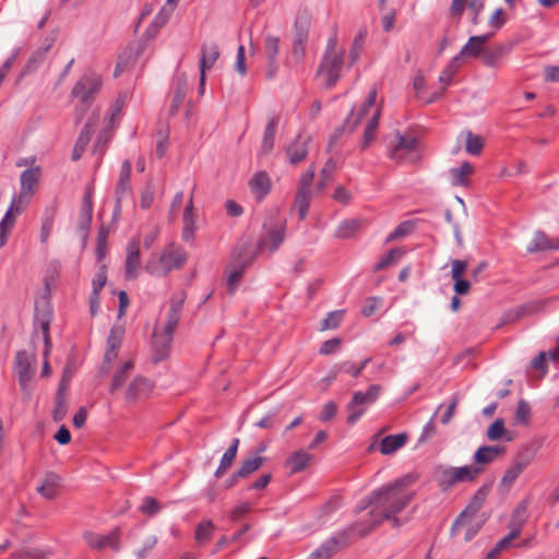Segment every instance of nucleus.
<instances>
[{"instance_id": "nucleus-7", "label": "nucleus", "mask_w": 559, "mask_h": 559, "mask_svg": "<svg viewBox=\"0 0 559 559\" xmlns=\"http://www.w3.org/2000/svg\"><path fill=\"white\" fill-rule=\"evenodd\" d=\"M381 391L382 386L380 384H371L366 392H354L352 400L346 406L349 413L347 417V424H356L365 414L368 406L378 400Z\"/></svg>"}, {"instance_id": "nucleus-34", "label": "nucleus", "mask_w": 559, "mask_h": 559, "mask_svg": "<svg viewBox=\"0 0 559 559\" xmlns=\"http://www.w3.org/2000/svg\"><path fill=\"white\" fill-rule=\"evenodd\" d=\"M380 116L381 109L377 108L365 128L364 136L360 143L361 150H366L369 146V144L374 140L376 131L379 126Z\"/></svg>"}, {"instance_id": "nucleus-6", "label": "nucleus", "mask_w": 559, "mask_h": 559, "mask_svg": "<svg viewBox=\"0 0 559 559\" xmlns=\"http://www.w3.org/2000/svg\"><path fill=\"white\" fill-rule=\"evenodd\" d=\"M103 85L100 75L92 70H87L74 84L71 96L80 99L84 108L81 114L75 117V122H81L84 112L90 108L93 97Z\"/></svg>"}, {"instance_id": "nucleus-35", "label": "nucleus", "mask_w": 559, "mask_h": 559, "mask_svg": "<svg viewBox=\"0 0 559 559\" xmlns=\"http://www.w3.org/2000/svg\"><path fill=\"white\" fill-rule=\"evenodd\" d=\"M551 249H558V246H552L547 235L544 231L537 230L526 250L530 253H536Z\"/></svg>"}, {"instance_id": "nucleus-37", "label": "nucleus", "mask_w": 559, "mask_h": 559, "mask_svg": "<svg viewBox=\"0 0 559 559\" xmlns=\"http://www.w3.org/2000/svg\"><path fill=\"white\" fill-rule=\"evenodd\" d=\"M486 436L490 441H498L504 439L506 441H512L513 437L506 430L504 421L501 418L496 419L487 429Z\"/></svg>"}, {"instance_id": "nucleus-39", "label": "nucleus", "mask_w": 559, "mask_h": 559, "mask_svg": "<svg viewBox=\"0 0 559 559\" xmlns=\"http://www.w3.org/2000/svg\"><path fill=\"white\" fill-rule=\"evenodd\" d=\"M473 166L468 162H463L460 167L451 168V181L453 186H465L468 181V176L473 173Z\"/></svg>"}, {"instance_id": "nucleus-14", "label": "nucleus", "mask_w": 559, "mask_h": 559, "mask_svg": "<svg viewBox=\"0 0 559 559\" xmlns=\"http://www.w3.org/2000/svg\"><path fill=\"white\" fill-rule=\"evenodd\" d=\"M131 169L132 165L129 159H126L120 168L119 179L115 189V201L116 203L132 200V189H131Z\"/></svg>"}, {"instance_id": "nucleus-23", "label": "nucleus", "mask_w": 559, "mask_h": 559, "mask_svg": "<svg viewBox=\"0 0 559 559\" xmlns=\"http://www.w3.org/2000/svg\"><path fill=\"white\" fill-rule=\"evenodd\" d=\"M188 91V81L185 74H179L174 81V95L169 108L171 116L176 115L179 107L182 105Z\"/></svg>"}, {"instance_id": "nucleus-56", "label": "nucleus", "mask_w": 559, "mask_h": 559, "mask_svg": "<svg viewBox=\"0 0 559 559\" xmlns=\"http://www.w3.org/2000/svg\"><path fill=\"white\" fill-rule=\"evenodd\" d=\"M414 229V223L411 221L402 222L386 238V242L407 236Z\"/></svg>"}, {"instance_id": "nucleus-16", "label": "nucleus", "mask_w": 559, "mask_h": 559, "mask_svg": "<svg viewBox=\"0 0 559 559\" xmlns=\"http://www.w3.org/2000/svg\"><path fill=\"white\" fill-rule=\"evenodd\" d=\"M491 35L492 34H484L469 37L468 41L462 47L456 57H459L460 60L468 57H483L487 49L485 45L490 39Z\"/></svg>"}, {"instance_id": "nucleus-27", "label": "nucleus", "mask_w": 559, "mask_h": 559, "mask_svg": "<svg viewBox=\"0 0 559 559\" xmlns=\"http://www.w3.org/2000/svg\"><path fill=\"white\" fill-rule=\"evenodd\" d=\"M506 451L501 445H483L477 449L474 454V461L479 465H487L493 462L499 455Z\"/></svg>"}, {"instance_id": "nucleus-49", "label": "nucleus", "mask_w": 559, "mask_h": 559, "mask_svg": "<svg viewBox=\"0 0 559 559\" xmlns=\"http://www.w3.org/2000/svg\"><path fill=\"white\" fill-rule=\"evenodd\" d=\"M361 226L360 221L358 219H347L344 221L337 228L336 236L338 238H349L354 235L356 230H358Z\"/></svg>"}, {"instance_id": "nucleus-22", "label": "nucleus", "mask_w": 559, "mask_h": 559, "mask_svg": "<svg viewBox=\"0 0 559 559\" xmlns=\"http://www.w3.org/2000/svg\"><path fill=\"white\" fill-rule=\"evenodd\" d=\"M21 211L22 207L16 205V199L13 198L10 207L0 222V249L7 243L8 235L14 226V213L19 214Z\"/></svg>"}, {"instance_id": "nucleus-28", "label": "nucleus", "mask_w": 559, "mask_h": 559, "mask_svg": "<svg viewBox=\"0 0 559 559\" xmlns=\"http://www.w3.org/2000/svg\"><path fill=\"white\" fill-rule=\"evenodd\" d=\"M95 123L87 121L86 124L81 130V133L75 142V145L72 151L71 158L72 160H78L81 158L86 145L91 141L92 133L94 132Z\"/></svg>"}, {"instance_id": "nucleus-31", "label": "nucleus", "mask_w": 559, "mask_h": 559, "mask_svg": "<svg viewBox=\"0 0 559 559\" xmlns=\"http://www.w3.org/2000/svg\"><path fill=\"white\" fill-rule=\"evenodd\" d=\"M280 122V117L274 116L269 119L264 130L261 150L263 154H269L274 147L275 133Z\"/></svg>"}, {"instance_id": "nucleus-33", "label": "nucleus", "mask_w": 559, "mask_h": 559, "mask_svg": "<svg viewBox=\"0 0 559 559\" xmlns=\"http://www.w3.org/2000/svg\"><path fill=\"white\" fill-rule=\"evenodd\" d=\"M133 368H134L133 361L129 360V361H126L122 366H120L116 370V372L112 376L110 386H109L110 393L116 392L124 384L126 380L132 372Z\"/></svg>"}, {"instance_id": "nucleus-4", "label": "nucleus", "mask_w": 559, "mask_h": 559, "mask_svg": "<svg viewBox=\"0 0 559 559\" xmlns=\"http://www.w3.org/2000/svg\"><path fill=\"white\" fill-rule=\"evenodd\" d=\"M483 472L476 465H464L460 467L438 464L433 467L432 477L442 491H448L460 483H472Z\"/></svg>"}, {"instance_id": "nucleus-21", "label": "nucleus", "mask_w": 559, "mask_h": 559, "mask_svg": "<svg viewBox=\"0 0 559 559\" xmlns=\"http://www.w3.org/2000/svg\"><path fill=\"white\" fill-rule=\"evenodd\" d=\"M154 388V383L142 376L135 377L127 388L126 400L135 401L138 397L150 393Z\"/></svg>"}, {"instance_id": "nucleus-62", "label": "nucleus", "mask_w": 559, "mask_h": 559, "mask_svg": "<svg viewBox=\"0 0 559 559\" xmlns=\"http://www.w3.org/2000/svg\"><path fill=\"white\" fill-rule=\"evenodd\" d=\"M92 187H86V192L82 200V207H81V217H93V201H92Z\"/></svg>"}, {"instance_id": "nucleus-32", "label": "nucleus", "mask_w": 559, "mask_h": 559, "mask_svg": "<svg viewBox=\"0 0 559 559\" xmlns=\"http://www.w3.org/2000/svg\"><path fill=\"white\" fill-rule=\"evenodd\" d=\"M397 142L391 151L390 157L395 160H400L399 152H414L418 145V140L415 136H404L401 133H396Z\"/></svg>"}, {"instance_id": "nucleus-3", "label": "nucleus", "mask_w": 559, "mask_h": 559, "mask_svg": "<svg viewBox=\"0 0 559 559\" xmlns=\"http://www.w3.org/2000/svg\"><path fill=\"white\" fill-rule=\"evenodd\" d=\"M344 66V52L337 49V38L334 35L326 43L324 56L317 71V76H323V87L332 88L341 78Z\"/></svg>"}, {"instance_id": "nucleus-8", "label": "nucleus", "mask_w": 559, "mask_h": 559, "mask_svg": "<svg viewBox=\"0 0 559 559\" xmlns=\"http://www.w3.org/2000/svg\"><path fill=\"white\" fill-rule=\"evenodd\" d=\"M376 99H377V88L373 87L368 93V95H367L365 102L361 104L358 112L355 114V109L353 108L349 116L344 121L343 126L340 127L338 129H336L335 132L331 135L329 146H332L333 144H335L338 141V139L341 138V135L343 134V132H345V131H347L349 133L353 132L357 128V126L360 123L364 116L374 105Z\"/></svg>"}, {"instance_id": "nucleus-58", "label": "nucleus", "mask_w": 559, "mask_h": 559, "mask_svg": "<svg viewBox=\"0 0 559 559\" xmlns=\"http://www.w3.org/2000/svg\"><path fill=\"white\" fill-rule=\"evenodd\" d=\"M344 311L336 310L330 312L322 321L321 330L336 329L343 320Z\"/></svg>"}, {"instance_id": "nucleus-45", "label": "nucleus", "mask_w": 559, "mask_h": 559, "mask_svg": "<svg viewBox=\"0 0 559 559\" xmlns=\"http://www.w3.org/2000/svg\"><path fill=\"white\" fill-rule=\"evenodd\" d=\"M459 61V57H453L440 73L439 82L443 85V90L452 83V79L460 68Z\"/></svg>"}, {"instance_id": "nucleus-17", "label": "nucleus", "mask_w": 559, "mask_h": 559, "mask_svg": "<svg viewBox=\"0 0 559 559\" xmlns=\"http://www.w3.org/2000/svg\"><path fill=\"white\" fill-rule=\"evenodd\" d=\"M219 58L218 46L215 43L203 44L201 47L200 59V88L203 91L205 81V70L211 69Z\"/></svg>"}, {"instance_id": "nucleus-18", "label": "nucleus", "mask_w": 559, "mask_h": 559, "mask_svg": "<svg viewBox=\"0 0 559 559\" xmlns=\"http://www.w3.org/2000/svg\"><path fill=\"white\" fill-rule=\"evenodd\" d=\"M126 251V278L134 280L138 277V269L140 267V240L131 239Z\"/></svg>"}, {"instance_id": "nucleus-38", "label": "nucleus", "mask_w": 559, "mask_h": 559, "mask_svg": "<svg viewBox=\"0 0 559 559\" xmlns=\"http://www.w3.org/2000/svg\"><path fill=\"white\" fill-rule=\"evenodd\" d=\"M193 203L192 197L188 201L185 212H183V228H182V239L185 241H189L194 236V221H193Z\"/></svg>"}, {"instance_id": "nucleus-53", "label": "nucleus", "mask_w": 559, "mask_h": 559, "mask_svg": "<svg viewBox=\"0 0 559 559\" xmlns=\"http://www.w3.org/2000/svg\"><path fill=\"white\" fill-rule=\"evenodd\" d=\"M230 267L231 271L227 278V289L229 294H234L246 267L241 265H234V263L230 264Z\"/></svg>"}, {"instance_id": "nucleus-48", "label": "nucleus", "mask_w": 559, "mask_h": 559, "mask_svg": "<svg viewBox=\"0 0 559 559\" xmlns=\"http://www.w3.org/2000/svg\"><path fill=\"white\" fill-rule=\"evenodd\" d=\"M280 51V38L267 34L264 37V53L266 59H277Z\"/></svg>"}, {"instance_id": "nucleus-9", "label": "nucleus", "mask_w": 559, "mask_h": 559, "mask_svg": "<svg viewBox=\"0 0 559 559\" xmlns=\"http://www.w3.org/2000/svg\"><path fill=\"white\" fill-rule=\"evenodd\" d=\"M35 361V354L28 355L26 350H19L15 354L13 368L17 376L21 390L26 394H29V383L35 373V367L33 366Z\"/></svg>"}, {"instance_id": "nucleus-41", "label": "nucleus", "mask_w": 559, "mask_h": 559, "mask_svg": "<svg viewBox=\"0 0 559 559\" xmlns=\"http://www.w3.org/2000/svg\"><path fill=\"white\" fill-rule=\"evenodd\" d=\"M265 459L259 455L246 459L237 471V476L247 478L258 471L264 463Z\"/></svg>"}, {"instance_id": "nucleus-10", "label": "nucleus", "mask_w": 559, "mask_h": 559, "mask_svg": "<svg viewBox=\"0 0 559 559\" xmlns=\"http://www.w3.org/2000/svg\"><path fill=\"white\" fill-rule=\"evenodd\" d=\"M84 540L88 544L90 547L100 550L105 547H110L115 551H119L120 546V528L115 527L107 535H99L93 532H85L83 534Z\"/></svg>"}, {"instance_id": "nucleus-1", "label": "nucleus", "mask_w": 559, "mask_h": 559, "mask_svg": "<svg viewBox=\"0 0 559 559\" xmlns=\"http://www.w3.org/2000/svg\"><path fill=\"white\" fill-rule=\"evenodd\" d=\"M418 475L409 473L374 490L368 498L361 501L358 511L371 507L370 516L372 524L368 530L359 531L360 536L367 535L371 530L383 521H390L394 527L401 526L404 522L397 518L415 498V490L411 487L417 481Z\"/></svg>"}, {"instance_id": "nucleus-63", "label": "nucleus", "mask_w": 559, "mask_h": 559, "mask_svg": "<svg viewBox=\"0 0 559 559\" xmlns=\"http://www.w3.org/2000/svg\"><path fill=\"white\" fill-rule=\"evenodd\" d=\"M531 414V407L527 402L520 400L515 411V420L520 424H527Z\"/></svg>"}, {"instance_id": "nucleus-19", "label": "nucleus", "mask_w": 559, "mask_h": 559, "mask_svg": "<svg viewBox=\"0 0 559 559\" xmlns=\"http://www.w3.org/2000/svg\"><path fill=\"white\" fill-rule=\"evenodd\" d=\"M38 168H29L21 175V192L19 195H14L16 199V205L21 206L24 199H28L34 193V190L38 183ZM28 200H26L27 202Z\"/></svg>"}, {"instance_id": "nucleus-24", "label": "nucleus", "mask_w": 559, "mask_h": 559, "mask_svg": "<svg viewBox=\"0 0 559 559\" xmlns=\"http://www.w3.org/2000/svg\"><path fill=\"white\" fill-rule=\"evenodd\" d=\"M252 194L258 201H262L271 190V180L265 171H258L249 181Z\"/></svg>"}, {"instance_id": "nucleus-44", "label": "nucleus", "mask_w": 559, "mask_h": 559, "mask_svg": "<svg viewBox=\"0 0 559 559\" xmlns=\"http://www.w3.org/2000/svg\"><path fill=\"white\" fill-rule=\"evenodd\" d=\"M49 554L50 552L47 549L24 547L13 554L10 559H46Z\"/></svg>"}, {"instance_id": "nucleus-46", "label": "nucleus", "mask_w": 559, "mask_h": 559, "mask_svg": "<svg viewBox=\"0 0 559 559\" xmlns=\"http://www.w3.org/2000/svg\"><path fill=\"white\" fill-rule=\"evenodd\" d=\"M35 321L38 323L39 329L44 335H49V328L51 321V311L48 307L44 309H39L37 306L35 308Z\"/></svg>"}, {"instance_id": "nucleus-29", "label": "nucleus", "mask_w": 559, "mask_h": 559, "mask_svg": "<svg viewBox=\"0 0 559 559\" xmlns=\"http://www.w3.org/2000/svg\"><path fill=\"white\" fill-rule=\"evenodd\" d=\"M407 433L391 435L384 437L380 442V451L384 455H389L401 449L407 441Z\"/></svg>"}, {"instance_id": "nucleus-26", "label": "nucleus", "mask_w": 559, "mask_h": 559, "mask_svg": "<svg viewBox=\"0 0 559 559\" xmlns=\"http://www.w3.org/2000/svg\"><path fill=\"white\" fill-rule=\"evenodd\" d=\"M308 140H301L300 134L286 147V155L292 165L299 164L308 155Z\"/></svg>"}, {"instance_id": "nucleus-12", "label": "nucleus", "mask_w": 559, "mask_h": 559, "mask_svg": "<svg viewBox=\"0 0 559 559\" xmlns=\"http://www.w3.org/2000/svg\"><path fill=\"white\" fill-rule=\"evenodd\" d=\"M534 460V452L530 450H524L520 452L514 463L506 471L503 477L501 478V485L504 487H511L516 478L521 475V473L532 463Z\"/></svg>"}, {"instance_id": "nucleus-20", "label": "nucleus", "mask_w": 559, "mask_h": 559, "mask_svg": "<svg viewBox=\"0 0 559 559\" xmlns=\"http://www.w3.org/2000/svg\"><path fill=\"white\" fill-rule=\"evenodd\" d=\"M185 299L186 296L183 293L170 299L169 311L163 331L174 334L181 317Z\"/></svg>"}, {"instance_id": "nucleus-42", "label": "nucleus", "mask_w": 559, "mask_h": 559, "mask_svg": "<svg viewBox=\"0 0 559 559\" xmlns=\"http://www.w3.org/2000/svg\"><path fill=\"white\" fill-rule=\"evenodd\" d=\"M310 198H311L310 197V191L305 190V189H298L297 190L294 205L298 210L299 218L301 221H304L306 218V216H307L308 209H309V205H310Z\"/></svg>"}, {"instance_id": "nucleus-25", "label": "nucleus", "mask_w": 559, "mask_h": 559, "mask_svg": "<svg viewBox=\"0 0 559 559\" xmlns=\"http://www.w3.org/2000/svg\"><path fill=\"white\" fill-rule=\"evenodd\" d=\"M285 228L286 223L280 222L274 226H271L265 234V237L260 239L265 240V246L269 243V250L275 252L285 240Z\"/></svg>"}, {"instance_id": "nucleus-40", "label": "nucleus", "mask_w": 559, "mask_h": 559, "mask_svg": "<svg viewBox=\"0 0 559 559\" xmlns=\"http://www.w3.org/2000/svg\"><path fill=\"white\" fill-rule=\"evenodd\" d=\"M60 480V477L55 473H48L45 477L44 483L37 488L38 493H40L46 499H53L56 496V487Z\"/></svg>"}, {"instance_id": "nucleus-15", "label": "nucleus", "mask_w": 559, "mask_h": 559, "mask_svg": "<svg viewBox=\"0 0 559 559\" xmlns=\"http://www.w3.org/2000/svg\"><path fill=\"white\" fill-rule=\"evenodd\" d=\"M173 342V334L166 331L158 332L156 329L153 333L152 348L153 361L158 362L164 360L169 353Z\"/></svg>"}, {"instance_id": "nucleus-47", "label": "nucleus", "mask_w": 559, "mask_h": 559, "mask_svg": "<svg viewBox=\"0 0 559 559\" xmlns=\"http://www.w3.org/2000/svg\"><path fill=\"white\" fill-rule=\"evenodd\" d=\"M124 336V328L120 324H115L109 332L107 337V347L112 349H119Z\"/></svg>"}, {"instance_id": "nucleus-64", "label": "nucleus", "mask_w": 559, "mask_h": 559, "mask_svg": "<svg viewBox=\"0 0 559 559\" xmlns=\"http://www.w3.org/2000/svg\"><path fill=\"white\" fill-rule=\"evenodd\" d=\"M250 511H251V503L248 501H242L239 504H237L234 509L230 510L229 519L234 522H237Z\"/></svg>"}, {"instance_id": "nucleus-51", "label": "nucleus", "mask_w": 559, "mask_h": 559, "mask_svg": "<svg viewBox=\"0 0 559 559\" xmlns=\"http://www.w3.org/2000/svg\"><path fill=\"white\" fill-rule=\"evenodd\" d=\"M68 412V402L66 395L56 394L52 419L56 423L63 420Z\"/></svg>"}, {"instance_id": "nucleus-13", "label": "nucleus", "mask_w": 559, "mask_h": 559, "mask_svg": "<svg viewBox=\"0 0 559 559\" xmlns=\"http://www.w3.org/2000/svg\"><path fill=\"white\" fill-rule=\"evenodd\" d=\"M265 247V240L259 239L258 247L254 252H250L251 241L249 239L241 241L238 243L233 251V262L234 265H241L247 267L251 262L255 259V257L263 250Z\"/></svg>"}, {"instance_id": "nucleus-2", "label": "nucleus", "mask_w": 559, "mask_h": 559, "mask_svg": "<svg viewBox=\"0 0 559 559\" xmlns=\"http://www.w3.org/2000/svg\"><path fill=\"white\" fill-rule=\"evenodd\" d=\"M487 491L488 490L483 487L475 492L469 503L453 522L450 531L451 536L457 534L461 528L465 530V542L472 540L477 535L484 524V520L478 519L477 513L486 500Z\"/></svg>"}, {"instance_id": "nucleus-57", "label": "nucleus", "mask_w": 559, "mask_h": 559, "mask_svg": "<svg viewBox=\"0 0 559 559\" xmlns=\"http://www.w3.org/2000/svg\"><path fill=\"white\" fill-rule=\"evenodd\" d=\"M236 456L237 454L235 452H229L228 450H226L221 459L218 467L214 473V476L216 478H221L226 473V471L233 465Z\"/></svg>"}, {"instance_id": "nucleus-50", "label": "nucleus", "mask_w": 559, "mask_h": 559, "mask_svg": "<svg viewBox=\"0 0 559 559\" xmlns=\"http://www.w3.org/2000/svg\"><path fill=\"white\" fill-rule=\"evenodd\" d=\"M484 147V140L479 135L473 134L471 131L466 133L465 150L472 155H479Z\"/></svg>"}, {"instance_id": "nucleus-60", "label": "nucleus", "mask_w": 559, "mask_h": 559, "mask_svg": "<svg viewBox=\"0 0 559 559\" xmlns=\"http://www.w3.org/2000/svg\"><path fill=\"white\" fill-rule=\"evenodd\" d=\"M341 372H346L352 374L354 378H357L359 376V368H357L352 361H343L333 366V378H337Z\"/></svg>"}, {"instance_id": "nucleus-59", "label": "nucleus", "mask_w": 559, "mask_h": 559, "mask_svg": "<svg viewBox=\"0 0 559 559\" xmlns=\"http://www.w3.org/2000/svg\"><path fill=\"white\" fill-rule=\"evenodd\" d=\"M382 304H383V299L381 297H377V296L368 297L366 299V304L361 310V313L365 317H371L379 310V308L382 306Z\"/></svg>"}, {"instance_id": "nucleus-55", "label": "nucleus", "mask_w": 559, "mask_h": 559, "mask_svg": "<svg viewBox=\"0 0 559 559\" xmlns=\"http://www.w3.org/2000/svg\"><path fill=\"white\" fill-rule=\"evenodd\" d=\"M366 36H367V31H366V28H362L359 31V33L354 38L352 47H350V51H349L352 62H355L358 59L359 53L362 50Z\"/></svg>"}, {"instance_id": "nucleus-5", "label": "nucleus", "mask_w": 559, "mask_h": 559, "mask_svg": "<svg viewBox=\"0 0 559 559\" xmlns=\"http://www.w3.org/2000/svg\"><path fill=\"white\" fill-rule=\"evenodd\" d=\"M187 261L186 251L175 246L168 245L159 255H152L146 262L145 270L154 276H165L170 271L180 269Z\"/></svg>"}, {"instance_id": "nucleus-30", "label": "nucleus", "mask_w": 559, "mask_h": 559, "mask_svg": "<svg viewBox=\"0 0 559 559\" xmlns=\"http://www.w3.org/2000/svg\"><path fill=\"white\" fill-rule=\"evenodd\" d=\"M312 455L305 450L295 451L285 462L290 467V474L304 471L310 463Z\"/></svg>"}, {"instance_id": "nucleus-61", "label": "nucleus", "mask_w": 559, "mask_h": 559, "mask_svg": "<svg viewBox=\"0 0 559 559\" xmlns=\"http://www.w3.org/2000/svg\"><path fill=\"white\" fill-rule=\"evenodd\" d=\"M156 544L157 537L155 535L147 536L143 543V546L134 552L136 559H145L155 548Z\"/></svg>"}, {"instance_id": "nucleus-11", "label": "nucleus", "mask_w": 559, "mask_h": 559, "mask_svg": "<svg viewBox=\"0 0 559 559\" xmlns=\"http://www.w3.org/2000/svg\"><path fill=\"white\" fill-rule=\"evenodd\" d=\"M348 532L342 531L335 536L325 540L318 549H316L308 559H330L341 548L347 545Z\"/></svg>"}, {"instance_id": "nucleus-43", "label": "nucleus", "mask_w": 559, "mask_h": 559, "mask_svg": "<svg viewBox=\"0 0 559 559\" xmlns=\"http://www.w3.org/2000/svg\"><path fill=\"white\" fill-rule=\"evenodd\" d=\"M215 530L214 523L212 520H203L201 521L197 528L194 538L199 544L206 543L211 539L212 534Z\"/></svg>"}, {"instance_id": "nucleus-52", "label": "nucleus", "mask_w": 559, "mask_h": 559, "mask_svg": "<svg viewBox=\"0 0 559 559\" xmlns=\"http://www.w3.org/2000/svg\"><path fill=\"white\" fill-rule=\"evenodd\" d=\"M403 255V251L400 248L391 249L381 260L374 265V272H379L386 266L396 262Z\"/></svg>"}, {"instance_id": "nucleus-36", "label": "nucleus", "mask_w": 559, "mask_h": 559, "mask_svg": "<svg viewBox=\"0 0 559 559\" xmlns=\"http://www.w3.org/2000/svg\"><path fill=\"white\" fill-rule=\"evenodd\" d=\"M311 15L308 12L298 13L295 20V39L308 40Z\"/></svg>"}, {"instance_id": "nucleus-54", "label": "nucleus", "mask_w": 559, "mask_h": 559, "mask_svg": "<svg viewBox=\"0 0 559 559\" xmlns=\"http://www.w3.org/2000/svg\"><path fill=\"white\" fill-rule=\"evenodd\" d=\"M109 230L100 226L97 235V246H96V258L97 261H103L106 255V248H107V238H108Z\"/></svg>"}]
</instances>
